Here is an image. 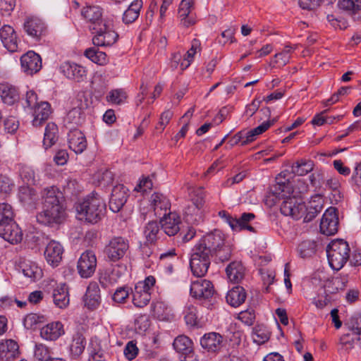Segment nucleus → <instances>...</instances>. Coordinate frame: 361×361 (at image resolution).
<instances>
[{
	"mask_svg": "<svg viewBox=\"0 0 361 361\" xmlns=\"http://www.w3.org/2000/svg\"><path fill=\"white\" fill-rule=\"evenodd\" d=\"M41 198L42 207L36 215L37 221L48 226L61 224L66 218V209L60 191L54 186L45 188Z\"/></svg>",
	"mask_w": 361,
	"mask_h": 361,
	"instance_id": "1",
	"label": "nucleus"
},
{
	"mask_svg": "<svg viewBox=\"0 0 361 361\" xmlns=\"http://www.w3.org/2000/svg\"><path fill=\"white\" fill-rule=\"evenodd\" d=\"M225 235L215 229L204 235L195 246L212 257L216 256L221 262L227 261L231 256V247L225 243Z\"/></svg>",
	"mask_w": 361,
	"mask_h": 361,
	"instance_id": "2",
	"label": "nucleus"
},
{
	"mask_svg": "<svg viewBox=\"0 0 361 361\" xmlns=\"http://www.w3.org/2000/svg\"><path fill=\"white\" fill-rule=\"evenodd\" d=\"M77 218L91 224H96L104 216L106 204L97 193L87 196L75 206Z\"/></svg>",
	"mask_w": 361,
	"mask_h": 361,
	"instance_id": "3",
	"label": "nucleus"
},
{
	"mask_svg": "<svg viewBox=\"0 0 361 361\" xmlns=\"http://www.w3.org/2000/svg\"><path fill=\"white\" fill-rule=\"evenodd\" d=\"M327 257L331 267L340 270L350 257V248L343 240L332 241L326 248Z\"/></svg>",
	"mask_w": 361,
	"mask_h": 361,
	"instance_id": "4",
	"label": "nucleus"
},
{
	"mask_svg": "<svg viewBox=\"0 0 361 361\" xmlns=\"http://www.w3.org/2000/svg\"><path fill=\"white\" fill-rule=\"evenodd\" d=\"M91 29L94 34L92 42L97 47L111 46L116 42L118 37L113 25L106 21H101V23H97Z\"/></svg>",
	"mask_w": 361,
	"mask_h": 361,
	"instance_id": "5",
	"label": "nucleus"
},
{
	"mask_svg": "<svg viewBox=\"0 0 361 361\" xmlns=\"http://www.w3.org/2000/svg\"><path fill=\"white\" fill-rule=\"evenodd\" d=\"M190 259V266L194 276H204L207 272L211 262V255L195 246Z\"/></svg>",
	"mask_w": 361,
	"mask_h": 361,
	"instance_id": "6",
	"label": "nucleus"
},
{
	"mask_svg": "<svg viewBox=\"0 0 361 361\" xmlns=\"http://www.w3.org/2000/svg\"><path fill=\"white\" fill-rule=\"evenodd\" d=\"M129 241L121 236L112 238L104 248V253L111 262L121 259L129 250Z\"/></svg>",
	"mask_w": 361,
	"mask_h": 361,
	"instance_id": "7",
	"label": "nucleus"
},
{
	"mask_svg": "<svg viewBox=\"0 0 361 361\" xmlns=\"http://www.w3.org/2000/svg\"><path fill=\"white\" fill-rule=\"evenodd\" d=\"M280 210L284 216L298 220L304 216L305 204L300 198L295 196L286 197L281 205Z\"/></svg>",
	"mask_w": 361,
	"mask_h": 361,
	"instance_id": "8",
	"label": "nucleus"
},
{
	"mask_svg": "<svg viewBox=\"0 0 361 361\" xmlns=\"http://www.w3.org/2000/svg\"><path fill=\"white\" fill-rule=\"evenodd\" d=\"M219 215L228 224L233 231L247 229L250 231H254L253 227L247 224V223L252 220L255 216L252 213H244L239 219L233 218L228 212L224 210L220 211L219 212Z\"/></svg>",
	"mask_w": 361,
	"mask_h": 361,
	"instance_id": "9",
	"label": "nucleus"
},
{
	"mask_svg": "<svg viewBox=\"0 0 361 361\" xmlns=\"http://www.w3.org/2000/svg\"><path fill=\"white\" fill-rule=\"evenodd\" d=\"M97 258L92 251L87 250L83 252L78 262V271L82 278L90 277L95 271Z\"/></svg>",
	"mask_w": 361,
	"mask_h": 361,
	"instance_id": "10",
	"label": "nucleus"
},
{
	"mask_svg": "<svg viewBox=\"0 0 361 361\" xmlns=\"http://www.w3.org/2000/svg\"><path fill=\"white\" fill-rule=\"evenodd\" d=\"M338 224L336 209L334 207H329L322 216L320 222L321 232L326 235H334L338 231Z\"/></svg>",
	"mask_w": 361,
	"mask_h": 361,
	"instance_id": "11",
	"label": "nucleus"
},
{
	"mask_svg": "<svg viewBox=\"0 0 361 361\" xmlns=\"http://www.w3.org/2000/svg\"><path fill=\"white\" fill-rule=\"evenodd\" d=\"M0 236L12 244L20 243L23 239L22 231L14 219L0 224Z\"/></svg>",
	"mask_w": 361,
	"mask_h": 361,
	"instance_id": "12",
	"label": "nucleus"
},
{
	"mask_svg": "<svg viewBox=\"0 0 361 361\" xmlns=\"http://www.w3.org/2000/svg\"><path fill=\"white\" fill-rule=\"evenodd\" d=\"M23 29L29 36L39 39L44 34L46 26L38 17L28 16L25 18Z\"/></svg>",
	"mask_w": 361,
	"mask_h": 361,
	"instance_id": "13",
	"label": "nucleus"
},
{
	"mask_svg": "<svg viewBox=\"0 0 361 361\" xmlns=\"http://www.w3.org/2000/svg\"><path fill=\"white\" fill-rule=\"evenodd\" d=\"M214 290L211 281L199 279L193 281L190 286V295L198 299H208L214 294Z\"/></svg>",
	"mask_w": 361,
	"mask_h": 361,
	"instance_id": "14",
	"label": "nucleus"
},
{
	"mask_svg": "<svg viewBox=\"0 0 361 361\" xmlns=\"http://www.w3.org/2000/svg\"><path fill=\"white\" fill-rule=\"evenodd\" d=\"M21 68L24 73L32 75L42 68V60L37 54L32 51H27L20 58Z\"/></svg>",
	"mask_w": 361,
	"mask_h": 361,
	"instance_id": "15",
	"label": "nucleus"
},
{
	"mask_svg": "<svg viewBox=\"0 0 361 361\" xmlns=\"http://www.w3.org/2000/svg\"><path fill=\"white\" fill-rule=\"evenodd\" d=\"M150 207L153 209L154 215L161 217L167 214L170 210L171 202L164 194L154 192L150 197Z\"/></svg>",
	"mask_w": 361,
	"mask_h": 361,
	"instance_id": "16",
	"label": "nucleus"
},
{
	"mask_svg": "<svg viewBox=\"0 0 361 361\" xmlns=\"http://www.w3.org/2000/svg\"><path fill=\"white\" fill-rule=\"evenodd\" d=\"M128 189L123 185L114 187L109 200V208L114 212H119L127 201Z\"/></svg>",
	"mask_w": 361,
	"mask_h": 361,
	"instance_id": "17",
	"label": "nucleus"
},
{
	"mask_svg": "<svg viewBox=\"0 0 361 361\" xmlns=\"http://www.w3.org/2000/svg\"><path fill=\"white\" fill-rule=\"evenodd\" d=\"M86 343L87 341L82 329L75 331L71 336L69 345V352L71 357L78 358L84 352Z\"/></svg>",
	"mask_w": 361,
	"mask_h": 361,
	"instance_id": "18",
	"label": "nucleus"
},
{
	"mask_svg": "<svg viewBox=\"0 0 361 361\" xmlns=\"http://www.w3.org/2000/svg\"><path fill=\"white\" fill-rule=\"evenodd\" d=\"M194 2L192 0H182L178 8V13L180 24L186 27L193 25L196 23L195 16L192 13Z\"/></svg>",
	"mask_w": 361,
	"mask_h": 361,
	"instance_id": "19",
	"label": "nucleus"
},
{
	"mask_svg": "<svg viewBox=\"0 0 361 361\" xmlns=\"http://www.w3.org/2000/svg\"><path fill=\"white\" fill-rule=\"evenodd\" d=\"M63 252V248L60 243L50 240L47 245L44 256L49 264L56 267L61 261Z\"/></svg>",
	"mask_w": 361,
	"mask_h": 361,
	"instance_id": "20",
	"label": "nucleus"
},
{
	"mask_svg": "<svg viewBox=\"0 0 361 361\" xmlns=\"http://www.w3.org/2000/svg\"><path fill=\"white\" fill-rule=\"evenodd\" d=\"M61 71L68 78L77 82L82 81L86 77L85 68L75 63L64 62L61 66Z\"/></svg>",
	"mask_w": 361,
	"mask_h": 361,
	"instance_id": "21",
	"label": "nucleus"
},
{
	"mask_svg": "<svg viewBox=\"0 0 361 361\" xmlns=\"http://www.w3.org/2000/svg\"><path fill=\"white\" fill-rule=\"evenodd\" d=\"M288 185L285 183H277L271 188L265 197L264 203L269 207L274 206L281 199L286 198V190H288Z\"/></svg>",
	"mask_w": 361,
	"mask_h": 361,
	"instance_id": "22",
	"label": "nucleus"
},
{
	"mask_svg": "<svg viewBox=\"0 0 361 361\" xmlns=\"http://www.w3.org/2000/svg\"><path fill=\"white\" fill-rule=\"evenodd\" d=\"M65 334L63 324L61 322H52L40 329L41 337L47 341H56Z\"/></svg>",
	"mask_w": 361,
	"mask_h": 361,
	"instance_id": "23",
	"label": "nucleus"
},
{
	"mask_svg": "<svg viewBox=\"0 0 361 361\" xmlns=\"http://www.w3.org/2000/svg\"><path fill=\"white\" fill-rule=\"evenodd\" d=\"M0 38L4 46L11 52L18 50V37L14 29L9 25H4L0 29Z\"/></svg>",
	"mask_w": 361,
	"mask_h": 361,
	"instance_id": "24",
	"label": "nucleus"
},
{
	"mask_svg": "<svg viewBox=\"0 0 361 361\" xmlns=\"http://www.w3.org/2000/svg\"><path fill=\"white\" fill-rule=\"evenodd\" d=\"M180 218L176 213L169 212L166 215L163 216L160 220L161 228L169 236L178 233L180 230Z\"/></svg>",
	"mask_w": 361,
	"mask_h": 361,
	"instance_id": "25",
	"label": "nucleus"
},
{
	"mask_svg": "<svg viewBox=\"0 0 361 361\" xmlns=\"http://www.w3.org/2000/svg\"><path fill=\"white\" fill-rule=\"evenodd\" d=\"M69 148L75 154H80L87 148V140L84 134L78 130L69 133L68 136Z\"/></svg>",
	"mask_w": 361,
	"mask_h": 361,
	"instance_id": "26",
	"label": "nucleus"
},
{
	"mask_svg": "<svg viewBox=\"0 0 361 361\" xmlns=\"http://www.w3.org/2000/svg\"><path fill=\"white\" fill-rule=\"evenodd\" d=\"M101 302L100 290L96 283L89 284L85 295V305L90 310L97 308Z\"/></svg>",
	"mask_w": 361,
	"mask_h": 361,
	"instance_id": "27",
	"label": "nucleus"
},
{
	"mask_svg": "<svg viewBox=\"0 0 361 361\" xmlns=\"http://www.w3.org/2000/svg\"><path fill=\"white\" fill-rule=\"evenodd\" d=\"M324 200L319 195H317L311 198L308 204L305 205V212L304 214V221H311L322 209Z\"/></svg>",
	"mask_w": 361,
	"mask_h": 361,
	"instance_id": "28",
	"label": "nucleus"
},
{
	"mask_svg": "<svg viewBox=\"0 0 361 361\" xmlns=\"http://www.w3.org/2000/svg\"><path fill=\"white\" fill-rule=\"evenodd\" d=\"M32 125L35 127L42 124L48 119L51 110L50 104L47 102H40L34 109Z\"/></svg>",
	"mask_w": 361,
	"mask_h": 361,
	"instance_id": "29",
	"label": "nucleus"
},
{
	"mask_svg": "<svg viewBox=\"0 0 361 361\" xmlns=\"http://www.w3.org/2000/svg\"><path fill=\"white\" fill-rule=\"evenodd\" d=\"M223 337L217 333L212 332L207 334L201 338L200 344L202 347L208 351L216 352L222 347Z\"/></svg>",
	"mask_w": 361,
	"mask_h": 361,
	"instance_id": "30",
	"label": "nucleus"
},
{
	"mask_svg": "<svg viewBox=\"0 0 361 361\" xmlns=\"http://www.w3.org/2000/svg\"><path fill=\"white\" fill-rule=\"evenodd\" d=\"M18 353V345L13 340H7L0 345V360L11 361Z\"/></svg>",
	"mask_w": 361,
	"mask_h": 361,
	"instance_id": "31",
	"label": "nucleus"
},
{
	"mask_svg": "<svg viewBox=\"0 0 361 361\" xmlns=\"http://www.w3.org/2000/svg\"><path fill=\"white\" fill-rule=\"evenodd\" d=\"M53 301L54 305L60 309H64L68 307L70 299L68 287L66 284H61L54 288Z\"/></svg>",
	"mask_w": 361,
	"mask_h": 361,
	"instance_id": "32",
	"label": "nucleus"
},
{
	"mask_svg": "<svg viewBox=\"0 0 361 361\" xmlns=\"http://www.w3.org/2000/svg\"><path fill=\"white\" fill-rule=\"evenodd\" d=\"M142 4V0H134L124 11L122 17L123 22L125 24H130L135 22L140 16Z\"/></svg>",
	"mask_w": 361,
	"mask_h": 361,
	"instance_id": "33",
	"label": "nucleus"
},
{
	"mask_svg": "<svg viewBox=\"0 0 361 361\" xmlns=\"http://www.w3.org/2000/svg\"><path fill=\"white\" fill-rule=\"evenodd\" d=\"M173 346L176 352L185 356H190L193 353L192 341L184 335L177 336L173 343Z\"/></svg>",
	"mask_w": 361,
	"mask_h": 361,
	"instance_id": "34",
	"label": "nucleus"
},
{
	"mask_svg": "<svg viewBox=\"0 0 361 361\" xmlns=\"http://www.w3.org/2000/svg\"><path fill=\"white\" fill-rule=\"evenodd\" d=\"M228 278L231 282L239 283L244 278L245 268L240 262H233L226 269Z\"/></svg>",
	"mask_w": 361,
	"mask_h": 361,
	"instance_id": "35",
	"label": "nucleus"
},
{
	"mask_svg": "<svg viewBox=\"0 0 361 361\" xmlns=\"http://www.w3.org/2000/svg\"><path fill=\"white\" fill-rule=\"evenodd\" d=\"M133 293V302L135 306L143 307L146 306L150 299V293L144 290V287L141 285H135V290Z\"/></svg>",
	"mask_w": 361,
	"mask_h": 361,
	"instance_id": "36",
	"label": "nucleus"
},
{
	"mask_svg": "<svg viewBox=\"0 0 361 361\" xmlns=\"http://www.w3.org/2000/svg\"><path fill=\"white\" fill-rule=\"evenodd\" d=\"M246 298L245 289L241 286H236L228 291L226 301L233 307H238L243 303Z\"/></svg>",
	"mask_w": 361,
	"mask_h": 361,
	"instance_id": "37",
	"label": "nucleus"
},
{
	"mask_svg": "<svg viewBox=\"0 0 361 361\" xmlns=\"http://www.w3.org/2000/svg\"><path fill=\"white\" fill-rule=\"evenodd\" d=\"M338 5L341 9L351 15L355 20L360 18L359 13L361 11V0H340Z\"/></svg>",
	"mask_w": 361,
	"mask_h": 361,
	"instance_id": "38",
	"label": "nucleus"
},
{
	"mask_svg": "<svg viewBox=\"0 0 361 361\" xmlns=\"http://www.w3.org/2000/svg\"><path fill=\"white\" fill-rule=\"evenodd\" d=\"M19 199L21 202L28 207H34L38 199L35 190L28 186H22L19 189Z\"/></svg>",
	"mask_w": 361,
	"mask_h": 361,
	"instance_id": "39",
	"label": "nucleus"
},
{
	"mask_svg": "<svg viewBox=\"0 0 361 361\" xmlns=\"http://www.w3.org/2000/svg\"><path fill=\"white\" fill-rule=\"evenodd\" d=\"M82 16L88 21L93 23L95 26L97 23H101L102 20V8L99 6H87L82 10Z\"/></svg>",
	"mask_w": 361,
	"mask_h": 361,
	"instance_id": "40",
	"label": "nucleus"
},
{
	"mask_svg": "<svg viewBox=\"0 0 361 361\" xmlns=\"http://www.w3.org/2000/svg\"><path fill=\"white\" fill-rule=\"evenodd\" d=\"M0 96L4 103L13 104L18 99L16 89L6 85H0Z\"/></svg>",
	"mask_w": 361,
	"mask_h": 361,
	"instance_id": "41",
	"label": "nucleus"
},
{
	"mask_svg": "<svg viewBox=\"0 0 361 361\" xmlns=\"http://www.w3.org/2000/svg\"><path fill=\"white\" fill-rule=\"evenodd\" d=\"M57 126L54 123H48L44 132L43 145L45 149L51 147L57 140Z\"/></svg>",
	"mask_w": 361,
	"mask_h": 361,
	"instance_id": "42",
	"label": "nucleus"
},
{
	"mask_svg": "<svg viewBox=\"0 0 361 361\" xmlns=\"http://www.w3.org/2000/svg\"><path fill=\"white\" fill-rule=\"evenodd\" d=\"M21 267L24 275L27 277L35 280L42 277V269L35 262L31 261L24 262L22 264Z\"/></svg>",
	"mask_w": 361,
	"mask_h": 361,
	"instance_id": "43",
	"label": "nucleus"
},
{
	"mask_svg": "<svg viewBox=\"0 0 361 361\" xmlns=\"http://www.w3.org/2000/svg\"><path fill=\"white\" fill-rule=\"evenodd\" d=\"M186 221L190 224H198L203 220V212L197 206L191 204L185 210Z\"/></svg>",
	"mask_w": 361,
	"mask_h": 361,
	"instance_id": "44",
	"label": "nucleus"
},
{
	"mask_svg": "<svg viewBox=\"0 0 361 361\" xmlns=\"http://www.w3.org/2000/svg\"><path fill=\"white\" fill-rule=\"evenodd\" d=\"M314 166L312 161L301 159L292 166V172L298 176H305L313 170Z\"/></svg>",
	"mask_w": 361,
	"mask_h": 361,
	"instance_id": "45",
	"label": "nucleus"
},
{
	"mask_svg": "<svg viewBox=\"0 0 361 361\" xmlns=\"http://www.w3.org/2000/svg\"><path fill=\"white\" fill-rule=\"evenodd\" d=\"M85 56L90 59L92 62L104 66L108 63L106 54L103 51H99L95 48H89L85 50Z\"/></svg>",
	"mask_w": 361,
	"mask_h": 361,
	"instance_id": "46",
	"label": "nucleus"
},
{
	"mask_svg": "<svg viewBox=\"0 0 361 361\" xmlns=\"http://www.w3.org/2000/svg\"><path fill=\"white\" fill-rule=\"evenodd\" d=\"M273 125V122L271 121H265L262 123L261 125L251 130L248 133H246L245 140L243 141V145H247L253 140H255L256 136L263 133L267 130H268Z\"/></svg>",
	"mask_w": 361,
	"mask_h": 361,
	"instance_id": "47",
	"label": "nucleus"
},
{
	"mask_svg": "<svg viewBox=\"0 0 361 361\" xmlns=\"http://www.w3.org/2000/svg\"><path fill=\"white\" fill-rule=\"evenodd\" d=\"M65 121L67 124L73 127L80 125L83 121L82 109L78 106L73 107L68 112L65 118Z\"/></svg>",
	"mask_w": 361,
	"mask_h": 361,
	"instance_id": "48",
	"label": "nucleus"
},
{
	"mask_svg": "<svg viewBox=\"0 0 361 361\" xmlns=\"http://www.w3.org/2000/svg\"><path fill=\"white\" fill-rule=\"evenodd\" d=\"M119 277L118 270L115 269H106L100 274L99 283L102 286L107 287L109 285L116 283Z\"/></svg>",
	"mask_w": 361,
	"mask_h": 361,
	"instance_id": "49",
	"label": "nucleus"
},
{
	"mask_svg": "<svg viewBox=\"0 0 361 361\" xmlns=\"http://www.w3.org/2000/svg\"><path fill=\"white\" fill-rule=\"evenodd\" d=\"M159 227L157 221H149L145 227L144 234L147 243L152 244L157 239Z\"/></svg>",
	"mask_w": 361,
	"mask_h": 361,
	"instance_id": "50",
	"label": "nucleus"
},
{
	"mask_svg": "<svg viewBox=\"0 0 361 361\" xmlns=\"http://www.w3.org/2000/svg\"><path fill=\"white\" fill-rule=\"evenodd\" d=\"M90 354L92 361H104L106 357V354L102 349L99 343L93 340L90 342Z\"/></svg>",
	"mask_w": 361,
	"mask_h": 361,
	"instance_id": "51",
	"label": "nucleus"
},
{
	"mask_svg": "<svg viewBox=\"0 0 361 361\" xmlns=\"http://www.w3.org/2000/svg\"><path fill=\"white\" fill-rule=\"evenodd\" d=\"M14 219V212L12 206L8 203L0 204V224Z\"/></svg>",
	"mask_w": 361,
	"mask_h": 361,
	"instance_id": "52",
	"label": "nucleus"
},
{
	"mask_svg": "<svg viewBox=\"0 0 361 361\" xmlns=\"http://www.w3.org/2000/svg\"><path fill=\"white\" fill-rule=\"evenodd\" d=\"M296 48V45L295 47H291L289 45H286L283 50L278 54H276L274 58L276 59L274 63H279L281 66H285L287 63H288L289 59L290 58V54L293 52V49Z\"/></svg>",
	"mask_w": 361,
	"mask_h": 361,
	"instance_id": "53",
	"label": "nucleus"
},
{
	"mask_svg": "<svg viewBox=\"0 0 361 361\" xmlns=\"http://www.w3.org/2000/svg\"><path fill=\"white\" fill-rule=\"evenodd\" d=\"M127 98L126 92L122 89H116L111 90L109 95L106 97L108 102L115 104H121L125 102Z\"/></svg>",
	"mask_w": 361,
	"mask_h": 361,
	"instance_id": "54",
	"label": "nucleus"
},
{
	"mask_svg": "<svg viewBox=\"0 0 361 361\" xmlns=\"http://www.w3.org/2000/svg\"><path fill=\"white\" fill-rule=\"evenodd\" d=\"M316 244L314 241H303L298 246V250L301 257H310L315 252Z\"/></svg>",
	"mask_w": 361,
	"mask_h": 361,
	"instance_id": "55",
	"label": "nucleus"
},
{
	"mask_svg": "<svg viewBox=\"0 0 361 361\" xmlns=\"http://www.w3.org/2000/svg\"><path fill=\"white\" fill-rule=\"evenodd\" d=\"M130 291H132V290L128 287H120L116 290L112 298L116 302H125L126 300L128 298Z\"/></svg>",
	"mask_w": 361,
	"mask_h": 361,
	"instance_id": "56",
	"label": "nucleus"
},
{
	"mask_svg": "<svg viewBox=\"0 0 361 361\" xmlns=\"http://www.w3.org/2000/svg\"><path fill=\"white\" fill-rule=\"evenodd\" d=\"M35 357L39 361H47L50 358L49 348L44 344H37L35 345Z\"/></svg>",
	"mask_w": 361,
	"mask_h": 361,
	"instance_id": "57",
	"label": "nucleus"
},
{
	"mask_svg": "<svg viewBox=\"0 0 361 361\" xmlns=\"http://www.w3.org/2000/svg\"><path fill=\"white\" fill-rule=\"evenodd\" d=\"M64 192L67 195L76 196L80 191V187L76 180H67L63 188Z\"/></svg>",
	"mask_w": 361,
	"mask_h": 361,
	"instance_id": "58",
	"label": "nucleus"
},
{
	"mask_svg": "<svg viewBox=\"0 0 361 361\" xmlns=\"http://www.w3.org/2000/svg\"><path fill=\"white\" fill-rule=\"evenodd\" d=\"M13 188L12 180L7 176L0 175V193L8 195Z\"/></svg>",
	"mask_w": 361,
	"mask_h": 361,
	"instance_id": "59",
	"label": "nucleus"
},
{
	"mask_svg": "<svg viewBox=\"0 0 361 361\" xmlns=\"http://www.w3.org/2000/svg\"><path fill=\"white\" fill-rule=\"evenodd\" d=\"M238 318L246 325L251 326L253 324L255 319V312L252 310L242 311L238 314Z\"/></svg>",
	"mask_w": 361,
	"mask_h": 361,
	"instance_id": "60",
	"label": "nucleus"
},
{
	"mask_svg": "<svg viewBox=\"0 0 361 361\" xmlns=\"http://www.w3.org/2000/svg\"><path fill=\"white\" fill-rule=\"evenodd\" d=\"M124 355L129 360H133L138 353V348L136 345V343H134V341H129L125 348H124Z\"/></svg>",
	"mask_w": 361,
	"mask_h": 361,
	"instance_id": "61",
	"label": "nucleus"
},
{
	"mask_svg": "<svg viewBox=\"0 0 361 361\" xmlns=\"http://www.w3.org/2000/svg\"><path fill=\"white\" fill-rule=\"evenodd\" d=\"M39 322H41V318L36 314H27L23 321L24 326L27 329L35 328V326Z\"/></svg>",
	"mask_w": 361,
	"mask_h": 361,
	"instance_id": "62",
	"label": "nucleus"
},
{
	"mask_svg": "<svg viewBox=\"0 0 361 361\" xmlns=\"http://www.w3.org/2000/svg\"><path fill=\"white\" fill-rule=\"evenodd\" d=\"M5 130L8 133H14L19 127V123L15 117H8L4 121Z\"/></svg>",
	"mask_w": 361,
	"mask_h": 361,
	"instance_id": "63",
	"label": "nucleus"
},
{
	"mask_svg": "<svg viewBox=\"0 0 361 361\" xmlns=\"http://www.w3.org/2000/svg\"><path fill=\"white\" fill-rule=\"evenodd\" d=\"M350 328L353 334L361 332V314L358 317H353L349 322Z\"/></svg>",
	"mask_w": 361,
	"mask_h": 361,
	"instance_id": "64",
	"label": "nucleus"
}]
</instances>
